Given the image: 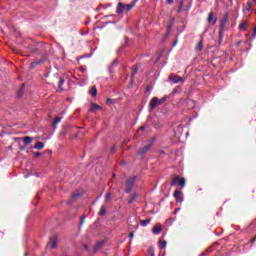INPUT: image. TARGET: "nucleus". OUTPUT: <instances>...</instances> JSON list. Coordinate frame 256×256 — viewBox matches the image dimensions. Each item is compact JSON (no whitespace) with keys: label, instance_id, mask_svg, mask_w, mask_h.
Wrapping results in <instances>:
<instances>
[{"label":"nucleus","instance_id":"obj_1","mask_svg":"<svg viewBox=\"0 0 256 256\" xmlns=\"http://www.w3.org/2000/svg\"><path fill=\"white\" fill-rule=\"evenodd\" d=\"M165 101H167V96H164L161 99H159L157 97H153L150 100L149 107H150V109H155V107H157L158 105H163L165 103Z\"/></svg>","mask_w":256,"mask_h":256},{"label":"nucleus","instance_id":"obj_2","mask_svg":"<svg viewBox=\"0 0 256 256\" xmlns=\"http://www.w3.org/2000/svg\"><path fill=\"white\" fill-rule=\"evenodd\" d=\"M135 179H137L136 176H132V177L127 179V181H126V190H125L126 193H131V191H132V189L135 185Z\"/></svg>","mask_w":256,"mask_h":256},{"label":"nucleus","instance_id":"obj_3","mask_svg":"<svg viewBox=\"0 0 256 256\" xmlns=\"http://www.w3.org/2000/svg\"><path fill=\"white\" fill-rule=\"evenodd\" d=\"M153 143H155V138H152L151 139V142L142 147L139 151H138V155H145V153H147V151H149V149H151V147L153 146Z\"/></svg>","mask_w":256,"mask_h":256},{"label":"nucleus","instance_id":"obj_4","mask_svg":"<svg viewBox=\"0 0 256 256\" xmlns=\"http://www.w3.org/2000/svg\"><path fill=\"white\" fill-rule=\"evenodd\" d=\"M173 197L176 199L177 203H183V192L179 190H175L173 193Z\"/></svg>","mask_w":256,"mask_h":256},{"label":"nucleus","instance_id":"obj_5","mask_svg":"<svg viewBox=\"0 0 256 256\" xmlns=\"http://www.w3.org/2000/svg\"><path fill=\"white\" fill-rule=\"evenodd\" d=\"M169 79L172 81V83H181V81H183L182 77L175 74L170 75Z\"/></svg>","mask_w":256,"mask_h":256},{"label":"nucleus","instance_id":"obj_6","mask_svg":"<svg viewBox=\"0 0 256 256\" xmlns=\"http://www.w3.org/2000/svg\"><path fill=\"white\" fill-rule=\"evenodd\" d=\"M162 230H163V227L160 224H156L152 229V233L153 235H159V233H161Z\"/></svg>","mask_w":256,"mask_h":256},{"label":"nucleus","instance_id":"obj_7","mask_svg":"<svg viewBox=\"0 0 256 256\" xmlns=\"http://www.w3.org/2000/svg\"><path fill=\"white\" fill-rule=\"evenodd\" d=\"M47 61V58L43 57L40 60H35L34 62L31 63L30 67L33 69L36 65H41V63H45Z\"/></svg>","mask_w":256,"mask_h":256},{"label":"nucleus","instance_id":"obj_8","mask_svg":"<svg viewBox=\"0 0 256 256\" xmlns=\"http://www.w3.org/2000/svg\"><path fill=\"white\" fill-rule=\"evenodd\" d=\"M123 11H125V4H123L122 2H119L116 8V13H118V15H121Z\"/></svg>","mask_w":256,"mask_h":256},{"label":"nucleus","instance_id":"obj_9","mask_svg":"<svg viewBox=\"0 0 256 256\" xmlns=\"http://www.w3.org/2000/svg\"><path fill=\"white\" fill-rule=\"evenodd\" d=\"M47 247H50V249H55L57 247V237L52 238Z\"/></svg>","mask_w":256,"mask_h":256},{"label":"nucleus","instance_id":"obj_10","mask_svg":"<svg viewBox=\"0 0 256 256\" xmlns=\"http://www.w3.org/2000/svg\"><path fill=\"white\" fill-rule=\"evenodd\" d=\"M139 0H134L131 2V4H128V5H125V10L126 11H131V9H133V7H135L136 3L138 2Z\"/></svg>","mask_w":256,"mask_h":256},{"label":"nucleus","instance_id":"obj_11","mask_svg":"<svg viewBox=\"0 0 256 256\" xmlns=\"http://www.w3.org/2000/svg\"><path fill=\"white\" fill-rule=\"evenodd\" d=\"M45 147V144L43 142H37L32 149H37L38 151H41Z\"/></svg>","mask_w":256,"mask_h":256},{"label":"nucleus","instance_id":"obj_12","mask_svg":"<svg viewBox=\"0 0 256 256\" xmlns=\"http://www.w3.org/2000/svg\"><path fill=\"white\" fill-rule=\"evenodd\" d=\"M98 215L100 217H105V215H107V208L105 206H101Z\"/></svg>","mask_w":256,"mask_h":256},{"label":"nucleus","instance_id":"obj_13","mask_svg":"<svg viewBox=\"0 0 256 256\" xmlns=\"http://www.w3.org/2000/svg\"><path fill=\"white\" fill-rule=\"evenodd\" d=\"M225 25H227V15L224 16L220 21V29H225Z\"/></svg>","mask_w":256,"mask_h":256},{"label":"nucleus","instance_id":"obj_14","mask_svg":"<svg viewBox=\"0 0 256 256\" xmlns=\"http://www.w3.org/2000/svg\"><path fill=\"white\" fill-rule=\"evenodd\" d=\"M24 141V145H30V143H33V138L29 137V136H25L23 138Z\"/></svg>","mask_w":256,"mask_h":256},{"label":"nucleus","instance_id":"obj_15","mask_svg":"<svg viewBox=\"0 0 256 256\" xmlns=\"http://www.w3.org/2000/svg\"><path fill=\"white\" fill-rule=\"evenodd\" d=\"M253 5H255V2L248 0L247 6H246V11H251V9H253Z\"/></svg>","mask_w":256,"mask_h":256},{"label":"nucleus","instance_id":"obj_16","mask_svg":"<svg viewBox=\"0 0 256 256\" xmlns=\"http://www.w3.org/2000/svg\"><path fill=\"white\" fill-rule=\"evenodd\" d=\"M59 123H61V117H56L52 123L54 129H57V125H59Z\"/></svg>","mask_w":256,"mask_h":256},{"label":"nucleus","instance_id":"obj_17","mask_svg":"<svg viewBox=\"0 0 256 256\" xmlns=\"http://www.w3.org/2000/svg\"><path fill=\"white\" fill-rule=\"evenodd\" d=\"M181 179L180 176H176L173 178L172 182L170 183L171 187H175V184L178 183L179 184V180Z\"/></svg>","mask_w":256,"mask_h":256},{"label":"nucleus","instance_id":"obj_18","mask_svg":"<svg viewBox=\"0 0 256 256\" xmlns=\"http://www.w3.org/2000/svg\"><path fill=\"white\" fill-rule=\"evenodd\" d=\"M89 94H90L92 97H97V88H96V87H92V88L89 90Z\"/></svg>","mask_w":256,"mask_h":256},{"label":"nucleus","instance_id":"obj_19","mask_svg":"<svg viewBox=\"0 0 256 256\" xmlns=\"http://www.w3.org/2000/svg\"><path fill=\"white\" fill-rule=\"evenodd\" d=\"M63 85H65V79L60 78L59 84H58V90L62 91L63 90Z\"/></svg>","mask_w":256,"mask_h":256},{"label":"nucleus","instance_id":"obj_20","mask_svg":"<svg viewBox=\"0 0 256 256\" xmlns=\"http://www.w3.org/2000/svg\"><path fill=\"white\" fill-rule=\"evenodd\" d=\"M99 109H101V106H99L98 104H92L91 105V108H90V111L93 112V111H99Z\"/></svg>","mask_w":256,"mask_h":256},{"label":"nucleus","instance_id":"obj_21","mask_svg":"<svg viewBox=\"0 0 256 256\" xmlns=\"http://www.w3.org/2000/svg\"><path fill=\"white\" fill-rule=\"evenodd\" d=\"M223 33H225V29L220 28L219 30V43L223 41Z\"/></svg>","mask_w":256,"mask_h":256},{"label":"nucleus","instance_id":"obj_22","mask_svg":"<svg viewBox=\"0 0 256 256\" xmlns=\"http://www.w3.org/2000/svg\"><path fill=\"white\" fill-rule=\"evenodd\" d=\"M178 185H180V189L185 188V178H180Z\"/></svg>","mask_w":256,"mask_h":256},{"label":"nucleus","instance_id":"obj_23","mask_svg":"<svg viewBox=\"0 0 256 256\" xmlns=\"http://www.w3.org/2000/svg\"><path fill=\"white\" fill-rule=\"evenodd\" d=\"M142 227H147L148 224L151 223V219L141 220Z\"/></svg>","mask_w":256,"mask_h":256},{"label":"nucleus","instance_id":"obj_24","mask_svg":"<svg viewBox=\"0 0 256 256\" xmlns=\"http://www.w3.org/2000/svg\"><path fill=\"white\" fill-rule=\"evenodd\" d=\"M196 50H197V51H202V50H203V42H202V41H200V42L198 43V45L196 46Z\"/></svg>","mask_w":256,"mask_h":256},{"label":"nucleus","instance_id":"obj_25","mask_svg":"<svg viewBox=\"0 0 256 256\" xmlns=\"http://www.w3.org/2000/svg\"><path fill=\"white\" fill-rule=\"evenodd\" d=\"M160 249H165L167 247V242L166 241H160Z\"/></svg>","mask_w":256,"mask_h":256},{"label":"nucleus","instance_id":"obj_26","mask_svg":"<svg viewBox=\"0 0 256 256\" xmlns=\"http://www.w3.org/2000/svg\"><path fill=\"white\" fill-rule=\"evenodd\" d=\"M245 27H247V22H242V23L239 25V29H241L242 31L245 30Z\"/></svg>","mask_w":256,"mask_h":256},{"label":"nucleus","instance_id":"obj_27","mask_svg":"<svg viewBox=\"0 0 256 256\" xmlns=\"http://www.w3.org/2000/svg\"><path fill=\"white\" fill-rule=\"evenodd\" d=\"M135 199H137V194H134L131 199L128 200V203L131 204L133 203V201H135Z\"/></svg>","mask_w":256,"mask_h":256},{"label":"nucleus","instance_id":"obj_28","mask_svg":"<svg viewBox=\"0 0 256 256\" xmlns=\"http://www.w3.org/2000/svg\"><path fill=\"white\" fill-rule=\"evenodd\" d=\"M213 21V12H210L208 15V23H211Z\"/></svg>","mask_w":256,"mask_h":256},{"label":"nucleus","instance_id":"obj_29","mask_svg":"<svg viewBox=\"0 0 256 256\" xmlns=\"http://www.w3.org/2000/svg\"><path fill=\"white\" fill-rule=\"evenodd\" d=\"M106 103H107V105H111V103H113V99L108 98V99L106 100Z\"/></svg>","mask_w":256,"mask_h":256},{"label":"nucleus","instance_id":"obj_30","mask_svg":"<svg viewBox=\"0 0 256 256\" xmlns=\"http://www.w3.org/2000/svg\"><path fill=\"white\" fill-rule=\"evenodd\" d=\"M81 194H79V193H76V194H73L72 195V199H77V197H79Z\"/></svg>","mask_w":256,"mask_h":256},{"label":"nucleus","instance_id":"obj_31","mask_svg":"<svg viewBox=\"0 0 256 256\" xmlns=\"http://www.w3.org/2000/svg\"><path fill=\"white\" fill-rule=\"evenodd\" d=\"M133 237H135V233H134V232H130V233H129V238H130V239H133Z\"/></svg>","mask_w":256,"mask_h":256},{"label":"nucleus","instance_id":"obj_32","mask_svg":"<svg viewBox=\"0 0 256 256\" xmlns=\"http://www.w3.org/2000/svg\"><path fill=\"white\" fill-rule=\"evenodd\" d=\"M112 65H119V60L115 59V60L112 62Z\"/></svg>","mask_w":256,"mask_h":256},{"label":"nucleus","instance_id":"obj_33","mask_svg":"<svg viewBox=\"0 0 256 256\" xmlns=\"http://www.w3.org/2000/svg\"><path fill=\"white\" fill-rule=\"evenodd\" d=\"M110 198H111V193H107L106 194V201H109Z\"/></svg>","mask_w":256,"mask_h":256},{"label":"nucleus","instance_id":"obj_34","mask_svg":"<svg viewBox=\"0 0 256 256\" xmlns=\"http://www.w3.org/2000/svg\"><path fill=\"white\" fill-rule=\"evenodd\" d=\"M34 157H41V153H40V152H36V153L34 154Z\"/></svg>","mask_w":256,"mask_h":256},{"label":"nucleus","instance_id":"obj_35","mask_svg":"<svg viewBox=\"0 0 256 256\" xmlns=\"http://www.w3.org/2000/svg\"><path fill=\"white\" fill-rule=\"evenodd\" d=\"M83 221H85V215L82 216V219H81V221H80V225H83Z\"/></svg>","mask_w":256,"mask_h":256},{"label":"nucleus","instance_id":"obj_36","mask_svg":"<svg viewBox=\"0 0 256 256\" xmlns=\"http://www.w3.org/2000/svg\"><path fill=\"white\" fill-rule=\"evenodd\" d=\"M140 131H145V126H141Z\"/></svg>","mask_w":256,"mask_h":256},{"label":"nucleus","instance_id":"obj_37","mask_svg":"<svg viewBox=\"0 0 256 256\" xmlns=\"http://www.w3.org/2000/svg\"><path fill=\"white\" fill-rule=\"evenodd\" d=\"M137 71H138V69L136 68V69H134V72H133V74H132V77H133V75H135V73H137Z\"/></svg>","mask_w":256,"mask_h":256},{"label":"nucleus","instance_id":"obj_38","mask_svg":"<svg viewBox=\"0 0 256 256\" xmlns=\"http://www.w3.org/2000/svg\"><path fill=\"white\" fill-rule=\"evenodd\" d=\"M80 71H81L82 73H85V68H80Z\"/></svg>","mask_w":256,"mask_h":256},{"label":"nucleus","instance_id":"obj_39","mask_svg":"<svg viewBox=\"0 0 256 256\" xmlns=\"http://www.w3.org/2000/svg\"><path fill=\"white\" fill-rule=\"evenodd\" d=\"M166 1H167V3H169V4L173 3V0H166Z\"/></svg>","mask_w":256,"mask_h":256},{"label":"nucleus","instance_id":"obj_40","mask_svg":"<svg viewBox=\"0 0 256 256\" xmlns=\"http://www.w3.org/2000/svg\"><path fill=\"white\" fill-rule=\"evenodd\" d=\"M213 24L217 23V19H214V21L212 22Z\"/></svg>","mask_w":256,"mask_h":256},{"label":"nucleus","instance_id":"obj_41","mask_svg":"<svg viewBox=\"0 0 256 256\" xmlns=\"http://www.w3.org/2000/svg\"><path fill=\"white\" fill-rule=\"evenodd\" d=\"M175 45H177V41H175V42L173 43V47H175Z\"/></svg>","mask_w":256,"mask_h":256},{"label":"nucleus","instance_id":"obj_42","mask_svg":"<svg viewBox=\"0 0 256 256\" xmlns=\"http://www.w3.org/2000/svg\"><path fill=\"white\" fill-rule=\"evenodd\" d=\"M72 77H73V79H78L76 75H73Z\"/></svg>","mask_w":256,"mask_h":256},{"label":"nucleus","instance_id":"obj_43","mask_svg":"<svg viewBox=\"0 0 256 256\" xmlns=\"http://www.w3.org/2000/svg\"><path fill=\"white\" fill-rule=\"evenodd\" d=\"M61 135H63V137H64V135H65V131H62V132H61Z\"/></svg>","mask_w":256,"mask_h":256},{"label":"nucleus","instance_id":"obj_44","mask_svg":"<svg viewBox=\"0 0 256 256\" xmlns=\"http://www.w3.org/2000/svg\"><path fill=\"white\" fill-rule=\"evenodd\" d=\"M254 35H256V26H255V28H254Z\"/></svg>","mask_w":256,"mask_h":256},{"label":"nucleus","instance_id":"obj_45","mask_svg":"<svg viewBox=\"0 0 256 256\" xmlns=\"http://www.w3.org/2000/svg\"><path fill=\"white\" fill-rule=\"evenodd\" d=\"M112 153H115V148H112Z\"/></svg>","mask_w":256,"mask_h":256},{"label":"nucleus","instance_id":"obj_46","mask_svg":"<svg viewBox=\"0 0 256 256\" xmlns=\"http://www.w3.org/2000/svg\"><path fill=\"white\" fill-rule=\"evenodd\" d=\"M84 247H85L86 251L89 249V247H87V246H84Z\"/></svg>","mask_w":256,"mask_h":256},{"label":"nucleus","instance_id":"obj_47","mask_svg":"<svg viewBox=\"0 0 256 256\" xmlns=\"http://www.w3.org/2000/svg\"><path fill=\"white\" fill-rule=\"evenodd\" d=\"M203 256H205V253H202Z\"/></svg>","mask_w":256,"mask_h":256}]
</instances>
